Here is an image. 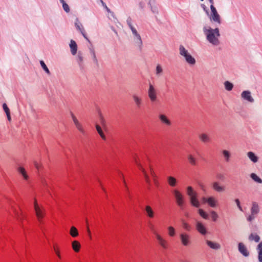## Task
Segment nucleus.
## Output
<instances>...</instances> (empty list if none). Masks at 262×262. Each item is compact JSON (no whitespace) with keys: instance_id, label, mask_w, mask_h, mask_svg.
Instances as JSON below:
<instances>
[{"instance_id":"obj_1","label":"nucleus","mask_w":262,"mask_h":262,"mask_svg":"<svg viewBox=\"0 0 262 262\" xmlns=\"http://www.w3.org/2000/svg\"><path fill=\"white\" fill-rule=\"evenodd\" d=\"M126 24L131 31V37L133 39L135 47L139 51H141L143 48V41L141 36L138 30V26L133 23L130 17L126 19Z\"/></svg>"},{"instance_id":"obj_2","label":"nucleus","mask_w":262,"mask_h":262,"mask_svg":"<svg viewBox=\"0 0 262 262\" xmlns=\"http://www.w3.org/2000/svg\"><path fill=\"white\" fill-rule=\"evenodd\" d=\"M203 31L208 42L214 46L220 45L219 38L221 34L218 28L213 29L209 26H205L203 28Z\"/></svg>"},{"instance_id":"obj_3","label":"nucleus","mask_w":262,"mask_h":262,"mask_svg":"<svg viewBox=\"0 0 262 262\" xmlns=\"http://www.w3.org/2000/svg\"><path fill=\"white\" fill-rule=\"evenodd\" d=\"M179 54L184 58L185 61L190 66H194L196 63L195 58L189 53L188 51L182 45H180Z\"/></svg>"},{"instance_id":"obj_4","label":"nucleus","mask_w":262,"mask_h":262,"mask_svg":"<svg viewBox=\"0 0 262 262\" xmlns=\"http://www.w3.org/2000/svg\"><path fill=\"white\" fill-rule=\"evenodd\" d=\"M187 194L189 197L190 203L191 205L199 208L200 206V203L197 198L198 193L191 186L187 187Z\"/></svg>"},{"instance_id":"obj_5","label":"nucleus","mask_w":262,"mask_h":262,"mask_svg":"<svg viewBox=\"0 0 262 262\" xmlns=\"http://www.w3.org/2000/svg\"><path fill=\"white\" fill-rule=\"evenodd\" d=\"M179 239L181 244L184 247H188L192 243L191 235L186 232L180 233Z\"/></svg>"},{"instance_id":"obj_6","label":"nucleus","mask_w":262,"mask_h":262,"mask_svg":"<svg viewBox=\"0 0 262 262\" xmlns=\"http://www.w3.org/2000/svg\"><path fill=\"white\" fill-rule=\"evenodd\" d=\"M211 12L209 15V19L211 21L219 25L221 24L220 15L217 12L216 8L213 5H210Z\"/></svg>"},{"instance_id":"obj_7","label":"nucleus","mask_w":262,"mask_h":262,"mask_svg":"<svg viewBox=\"0 0 262 262\" xmlns=\"http://www.w3.org/2000/svg\"><path fill=\"white\" fill-rule=\"evenodd\" d=\"M149 227H150L151 230L153 232V233L155 235L156 237L159 245L163 248L166 249L168 247L167 242L156 231L153 225H152L151 224H149Z\"/></svg>"},{"instance_id":"obj_8","label":"nucleus","mask_w":262,"mask_h":262,"mask_svg":"<svg viewBox=\"0 0 262 262\" xmlns=\"http://www.w3.org/2000/svg\"><path fill=\"white\" fill-rule=\"evenodd\" d=\"M148 96L151 102H156L157 100V91L154 86L151 84H149V88L147 91Z\"/></svg>"},{"instance_id":"obj_9","label":"nucleus","mask_w":262,"mask_h":262,"mask_svg":"<svg viewBox=\"0 0 262 262\" xmlns=\"http://www.w3.org/2000/svg\"><path fill=\"white\" fill-rule=\"evenodd\" d=\"M173 192L176 199L177 204L180 207H182L184 202V196L177 190H174Z\"/></svg>"},{"instance_id":"obj_10","label":"nucleus","mask_w":262,"mask_h":262,"mask_svg":"<svg viewBox=\"0 0 262 262\" xmlns=\"http://www.w3.org/2000/svg\"><path fill=\"white\" fill-rule=\"evenodd\" d=\"M241 98L250 103H253L254 102V99L252 97L251 95V92L249 90L244 91L241 93Z\"/></svg>"},{"instance_id":"obj_11","label":"nucleus","mask_w":262,"mask_h":262,"mask_svg":"<svg viewBox=\"0 0 262 262\" xmlns=\"http://www.w3.org/2000/svg\"><path fill=\"white\" fill-rule=\"evenodd\" d=\"M71 117L72 120L74 123V124L76 127V128L83 135H84L85 132L84 129V128L82 125V124L78 120L76 117L74 116V115L71 113Z\"/></svg>"},{"instance_id":"obj_12","label":"nucleus","mask_w":262,"mask_h":262,"mask_svg":"<svg viewBox=\"0 0 262 262\" xmlns=\"http://www.w3.org/2000/svg\"><path fill=\"white\" fill-rule=\"evenodd\" d=\"M205 243L207 246L212 250H219L221 248V244L216 242L206 239Z\"/></svg>"},{"instance_id":"obj_13","label":"nucleus","mask_w":262,"mask_h":262,"mask_svg":"<svg viewBox=\"0 0 262 262\" xmlns=\"http://www.w3.org/2000/svg\"><path fill=\"white\" fill-rule=\"evenodd\" d=\"M34 209L36 212V215L39 222H41V219L43 217L45 210L41 209L38 205L37 202L35 200L34 202Z\"/></svg>"},{"instance_id":"obj_14","label":"nucleus","mask_w":262,"mask_h":262,"mask_svg":"<svg viewBox=\"0 0 262 262\" xmlns=\"http://www.w3.org/2000/svg\"><path fill=\"white\" fill-rule=\"evenodd\" d=\"M74 25L77 30L79 31L85 39H88L84 29L78 18L76 19Z\"/></svg>"},{"instance_id":"obj_15","label":"nucleus","mask_w":262,"mask_h":262,"mask_svg":"<svg viewBox=\"0 0 262 262\" xmlns=\"http://www.w3.org/2000/svg\"><path fill=\"white\" fill-rule=\"evenodd\" d=\"M238 250L244 256L248 257L249 256L250 253L244 243L240 242L238 244Z\"/></svg>"},{"instance_id":"obj_16","label":"nucleus","mask_w":262,"mask_h":262,"mask_svg":"<svg viewBox=\"0 0 262 262\" xmlns=\"http://www.w3.org/2000/svg\"><path fill=\"white\" fill-rule=\"evenodd\" d=\"M196 230L202 235H205L207 233V228L203 224L200 222H197L195 224Z\"/></svg>"},{"instance_id":"obj_17","label":"nucleus","mask_w":262,"mask_h":262,"mask_svg":"<svg viewBox=\"0 0 262 262\" xmlns=\"http://www.w3.org/2000/svg\"><path fill=\"white\" fill-rule=\"evenodd\" d=\"M213 189L217 192H223L226 190L225 186L222 185L219 182H213L212 183Z\"/></svg>"},{"instance_id":"obj_18","label":"nucleus","mask_w":262,"mask_h":262,"mask_svg":"<svg viewBox=\"0 0 262 262\" xmlns=\"http://www.w3.org/2000/svg\"><path fill=\"white\" fill-rule=\"evenodd\" d=\"M148 5L152 13L155 15V17H157V15L158 14L159 11L158 7L155 4V0H148Z\"/></svg>"},{"instance_id":"obj_19","label":"nucleus","mask_w":262,"mask_h":262,"mask_svg":"<svg viewBox=\"0 0 262 262\" xmlns=\"http://www.w3.org/2000/svg\"><path fill=\"white\" fill-rule=\"evenodd\" d=\"M132 98L136 107L140 108L143 104V100L141 97L137 94H133Z\"/></svg>"},{"instance_id":"obj_20","label":"nucleus","mask_w":262,"mask_h":262,"mask_svg":"<svg viewBox=\"0 0 262 262\" xmlns=\"http://www.w3.org/2000/svg\"><path fill=\"white\" fill-rule=\"evenodd\" d=\"M70 51L73 55H75L77 51V45L75 40L71 39L69 44Z\"/></svg>"},{"instance_id":"obj_21","label":"nucleus","mask_w":262,"mask_h":262,"mask_svg":"<svg viewBox=\"0 0 262 262\" xmlns=\"http://www.w3.org/2000/svg\"><path fill=\"white\" fill-rule=\"evenodd\" d=\"M159 118L161 122L167 126H170L171 122L170 120L167 117V116L164 114H160L159 115Z\"/></svg>"},{"instance_id":"obj_22","label":"nucleus","mask_w":262,"mask_h":262,"mask_svg":"<svg viewBox=\"0 0 262 262\" xmlns=\"http://www.w3.org/2000/svg\"><path fill=\"white\" fill-rule=\"evenodd\" d=\"M135 162L136 164L138 166V167L140 168V169L143 173V174H144V176L145 177L146 182L148 184H149L150 183V180H149V177L147 175L145 170L143 168V167L141 166V165L138 162V161L136 159H135Z\"/></svg>"},{"instance_id":"obj_23","label":"nucleus","mask_w":262,"mask_h":262,"mask_svg":"<svg viewBox=\"0 0 262 262\" xmlns=\"http://www.w3.org/2000/svg\"><path fill=\"white\" fill-rule=\"evenodd\" d=\"M218 204L217 200L213 196H209L208 205L212 208H215Z\"/></svg>"},{"instance_id":"obj_24","label":"nucleus","mask_w":262,"mask_h":262,"mask_svg":"<svg viewBox=\"0 0 262 262\" xmlns=\"http://www.w3.org/2000/svg\"><path fill=\"white\" fill-rule=\"evenodd\" d=\"M247 157L249 160L254 163H256L258 161V157L252 151H249L247 154Z\"/></svg>"},{"instance_id":"obj_25","label":"nucleus","mask_w":262,"mask_h":262,"mask_svg":"<svg viewBox=\"0 0 262 262\" xmlns=\"http://www.w3.org/2000/svg\"><path fill=\"white\" fill-rule=\"evenodd\" d=\"M259 212V207L258 204L255 202H253L252 204V207L251 208V213L252 214H257Z\"/></svg>"},{"instance_id":"obj_26","label":"nucleus","mask_w":262,"mask_h":262,"mask_svg":"<svg viewBox=\"0 0 262 262\" xmlns=\"http://www.w3.org/2000/svg\"><path fill=\"white\" fill-rule=\"evenodd\" d=\"M199 139L203 143H207L210 141V138L209 135L206 133H202L199 135Z\"/></svg>"},{"instance_id":"obj_27","label":"nucleus","mask_w":262,"mask_h":262,"mask_svg":"<svg viewBox=\"0 0 262 262\" xmlns=\"http://www.w3.org/2000/svg\"><path fill=\"white\" fill-rule=\"evenodd\" d=\"M145 211L147 216L150 218H152L154 217L155 212L150 206H146L145 207Z\"/></svg>"},{"instance_id":"obj_28","label":"nucleus","mask_w":262,"mask_h":262,"mask_svg":"<svg viewBox=\"0 0 262 262\" xmlns=\"http://www.w3.org/2000/svg\"><path fill=\"white\" fill-rule=\"evenodd\" d=\"M90 53L92 56V58L93 62L97 66H99L98 60L96 57L95 51L93 48L90 49Z\"/></svg>"},{"instance_id":"obj_29","label":"nucleus","mask_w":262,"mask_h":262,"mask_svg":"<svg viewBox=\"0 0 262 262\" xmlns=\"http://www.w3.org/2000/svg\"><path fill=\"white\" fill-rule=\"evenodd\" d=\"M258 259L259 262H262V241L257 245Z\"/></svg>"},{"instance_id":"obj_30","label":"nucleus","mask_w":262,"mask_h":262,"mask_svg":"<svg viewBox=\"0 0 262 262\" xmlns=\"http://www.w3.org/2000/svg\"><path fill=\"white\" fill-rule=\"evenodd\" d=\"M222 152L225 161L227 162H229L231 157L230 152L227 150L224 149L222 150Z\"/></svg>"},{"instance_id":"obj_31","label":"nucleus","mask_w":262,"mask_h":262,"mask_svg":"<svg viewBox=\"0 0 262 262\" xmlns=\"http://www.w3.org/2000/svg\"><path fill=\"white\" fill-rule=\"evenodd\" d=\"M168 234L170 237H174L176 234V229L172 226H168L167 228Z\"/></svg>"},{"instance_id":"obj_32","label":"nucleus","mask_w":262,"mask_h":262,"mask_svg":"<svg viewBox=\"0 0 262 262\" xmlns=\"http://www.w3.org/2000/svg\"><path fill=\"white\" fill-rule=\"evenodd\" d=\"M73 249L76 252H77L79 251L81 245L79 242L77 241H74L72 242V244Z\"/></svg>"},{"instance_id":"obj_33","label":"nucleus","mask_w":262,"mask_h":262,"mask_svg":"<svg viewBox=\"0 0 262 262\" xmlns=\"http://www.w3.org/2000/svg\"><path fill=\"white\" fill-rule=\"evenodd\" d=\"M167 181L169 185L171 187H174L177 184V180L173 177L169 176L167 177Z\"/></svg>"},{"instance_id":"obj_34","label":"nucleus","mask_w":262,"mask_h":262,"mask_svg":"<svg viewBox=\"0 0 262 262\" xmlns=\"http://www.w3.org/2000/svg\"><path fill=\"white\" fill-rule=\"evenodd\" d=\"M60 3L62 4V7L63 10L67 13L70 11V8L69 5L66 3L64 0H59Z\"/></svg>"},{"instance_id":"obj_35","label":"nucleus","mask_w":262,"mask_h":262,"mask_svg":"<svg viewBox=\"0 0 262 262\" xmlns=\"http://www.w3.org/2000/svg\"><path fill=\"white\" fill-rule=\"evenodd\" d=\"M250 178L255 182L259 184L262 183V179L260 178L256 174L252 173L250 174Z\"/></svg>"},{"instance_id":"obj_36","label":"nucleus","mask_w":262,"mask_h":262,"mask_svg":"<svg viewBox=\"0 0 262 262\" xmlns=\"http://www.w3.org/2000/svg\"><path fill=\"white\" fill-rule=\"evenodd\" d=\"M249 239L250 241H254L257 243L260 240V237L256 234L251 233L249 236Z\"/></svg>"},{"instance_id":"obj_37","label":"nucleus","mask_w":262,"mask_h":262,"mask_svg":"<svg viewBox=\"0 0 262 262\" xmlns=\"http://www.w3.org/2000/svg\"><path fill=\"white\" fill-rule=\"evenodd\" d=\"M18 172L22 175L24 179L26 180H27L28 179V176L23 167H20L18 168Z\"/></svg>"},{"instance_id":"obj_38","label":"nucleus","mask_w":262,"mask_h":262,"mask_svg":"<svg viewBox=\"0 0 262 262\" xmlns=\"http://www.w3.org/2000/svg\"><path fill=\"white\" fill-rule=\"evenodd\" d=\"M70 233L71 234V235L73 237H75L76 236H77L78 235V230H77V229L74 227V226H72L71 228V230H70Z\"/></svg>"},{"instance_id":"obj_39","label":"nucleus","mask_w":262,"mask_h":262,"mask_svg":"<svg viewBox=\"0 0 262 262\" xmlns=\"http://www.w3.org/2000/svg\"><path fill=\"white\" fill-rule=\"evenodd\" d=\"M224 86L226 90L230 91L233 88V84L228 81H226L224 82Z\"/></svg>"},{"instance_id":"obj_40","label":"nucleus","mask_w":262,"mask_h":262,"mask_svg":"<svg viewBox=\"0 0 262 262\" xmlns=\"http://www.w3.org/2000/svg\"><path fill=\"white\" fill-rule=\"evenodd\" d=\"M188 159L189 163L192 165H195L196 163V159L191 154L188 156Z\"/></svg>"},{"instance_id":"obj_41","label":"nucleus","mask_w":262,"mask_h":262,"mask_svg":"<svg viewBox=\"0 0 262 262\" xmlns=\"http://www.w3.org/2000/svg\"><path fill=\"white\" fill-rule=\"evenodd\" d=\"M198 212L199 214L204 219L207 220L208 219V214L205 212L202 209H199L198 210Z\"/></svg>"},{"instance_id":"obj_42","label":"nucleus","mask_w":262,"mask_h":262,"mask_svg":"<svg viewBox=\"0 0 262 262\" xmlns=\"http://www.w3.org/2000/svg\"><path fill=\"white\" fill-rule=\"evenodd\" d=\"M40 64L41 68L43 69V70L48 74H49V75L50 74V72L49 69L48 68L47 66H46V64H45V63L44 62V61L43 60L40 61Z\"/></svg>"},{"instance_id":"obj_43","label":"nucleus","mask_w":262,"mask_h":262,"mask_svg":"<svg viewBox=\"0 0 262 262\" xmlns=\"http://www.w3.org/2000/svg\"><path fill=\"white\" fill-rule=\"evenodd\" d=\"M163 73V69L160 64H158L156 67V74L158 76H160Z\"/></svg>"},{"instance_id":"obj_44","label":"nucleus","mask_w":262,"mask_h":262,"mask_svg":"<svg viewBox=\"0 0 262 262\" xmlns=\"http://www.w3.org/2000/svg\"><path fill=\"white\" fill-rule=\"evenodd\" d=\"M76 59H77V62L79 64H80L82 63L83 56H82V54L81 52H79L78 53V54L76 56Z\"/></svg>"},{"instance_id":"obj_45","label":"nucleus","mask_w":262,"mask_h":262,"mask_svg":"<svg viewBox=\"0 0 262 262\" xmlns=\"http://www.w3.org/2000/svg\"><path fill=\"white\" fill-rule=\"evenodd\" d=\"M96 129L98 132V133H99V134L100 135V136H101V137L103 139H105V135H104L102 129H101V127L98 125H96Z\"/></svg>"},{"instance_id":"obj_46","label":"nucleus","mask_w":262,"mask_h":262,"mask_svg":"<svg viewBox=\"0 0 262 262\" xmlns=\"http://www.w3.org/2000/svg\"><path fill=\"white\" fill-rule=\"evenodd\" d=\"M210 214L212 218V220L213 222H215L217 218L219 217V215L214 210H211L210 211Z\"/></svg>"},{"instance_id":"obj_47","label":"nucleus","mask_w":262,"mask_h":262,"mask_svg":"<svg viewBox=\"0 0 262 262\" xmlns=\"http://www.w3.org/2000/svg\"><path fill=\"white\" fill-rule=\"evenodd\" d=\"M182 225H183V227L184 229H185L186 231H190L191 227L189 224H188L186 222L183 221Z\"/></svg>"},{"instance_id":"obj_48","label":"nucleus","mask_w":262,"mask_h":262,"mask_svg":"<svg viewBox=\"0 0 262 262\" xmlns=\"http://www.w3.org/2000/svg\"><path fill=\"white\" fill-rule=\"evenodd\" d=\"M149 169H150V174H151V176L153 177L154 181L155 184L157 185L158 181L156 180V175L155 173L154 172V171H153V169L151 167H150Z\"/></svg>"},{"instance_id":"obj_49","label":"nucleus","mask_w":262,"mask_h":262,"mask_svg":"<svg viewBox=\"0 0 262 262\" xmlns=\"http://www.w3.org/2000/svg\"><path fill=\"white\" fill-rule=\"evenodd\" d=\"M235 203H236V204L237 205V207L238 208V209L240 211H243V209H242V206L241 205L239 200L238 199H236L235 200Z\"/></svg>"},{"instance_id":"obj_50","label":"nucleus","mask_w":262,"mask_h":262,"mask_svg":"<svg viewBox=\"0 0 262 262\" xmlns=\"http://www.w3.org/2000/svg\"><path fill=\"white\" fill-rule=\"evenodd\" d=\"M103 8H104V9H105L106 10V11L107 12H108V13H111V16H112V17H115V14H114V13L113 12H112V11H111L110 9V8H109L107 6H106V5H105L104 6H103Z\"/></svg>"},{"instance_id":"obj_51","label":"nucleus","mask_w":262,"mask_h":262,"mask_svg":"<svg viewBox=\"0 0 262 262\" xmlns=\"http://www.w3.org/2000/svg\"><path fill=\"white\" fill-rule=\"evenodd\" d=\"M3 108L5 111V112L6 113V114H8V113H10L9 108H8V106L7 105V104L6 103H4L3 104Z\"/></svg>"},{"instance_id":"obj_52","label":"nucleus","mask_w":262,"mask_h":262,"mask_svg":"<svg viewBox=\"0 0 262 262\" xmlns=\"http://www.w3.org/2000/svg\"><path fill=\"white\" fill-rule=\"evenodd\" d=\"M255 214H252L251 213V215H250L248 218H247V220L249 221V222H251L252 220H253L255 218L254 217V215Z\"/></svg>"},{"instance_id":"obj_53","label":"nucleus","mask_w":262,"mask_h":262,"mask_svg":"<svg viewBox=\"0 0 262 262\" xmlns=\"http://www.w3.org/2000/svg\"><path fill=\"white\" fill-rule=\"evenodd\" d=\"M34 165L37 169L38 170L39 169L40 166L36 161H34Z\"/></svg>"},{"instance_id":"obj_54","label":"nucleus","mask_w":262,"mask_h":262,"mask_svg":"<svg viewBox=\"0 0 262 262\" xmlns=\"http://www.w3.org/2000/svg\"><path fill=\"white\" fill-rule=\"evenodd\" d=\"M208 200H209V197H208V198L203 197V198H202V201H203L204 203H206L207 204H208Z\"/></svg>"},{"instance_id":"obj_55","label":"nucleus","mask_w":262,"mask_h":262,"mask_svg":"<svg viewBox=\"0 0 262 262\" xmlns=\"http://www.w3.org/2000/svg\"><path fill=\"white\" fill-rule=\"evenodd\" d=\"M6 115H7V117L8 120L9 121H11V116H10V113H8V114H6Z\"/></svg>"},{"instance_id":"obj_56","label":"nucleus","mask_w":262,"mask_h":262,"mask_svg":"<svg viewBox=\"0 0 262 262\" xmlns=\"http://www.w3.org/2000/svg\"><path fill=\"white\" fill-rule=\"evenodd\" d=\"M54 249H55V251L57 255L58 256V257L59 258H60L61 257H60V254H59V251H57L55 248H54Z\"/></svg>"},{"instance_id":"obj_57","label":"nucleus","mask_w":262,"mask_h":262,"mask_svg":"<svg viewBox=\"0 0 262 262\" xmlns=\"http://www.w3.org/2000/svg\"><path fill=\"white\" fill-rule=\"evenodd\" d=\"M87 232L90 237H91V231L88 227H87Z\"/></svg>"},{"instance_id":"obj_58","label":"nucleus","mask_w":262,"mask_h":262,"mask_svg":"<svg viewBox=\"0 0 262 262\" xmlns=\"http://www.w3.org/2000/svg\"><path fill=\"white\" fill-rule=\"evenodd\" d=\"M209 3L211 4V5H213V0H208Z\"/></svg>"},{"instance_id":"obj_59","label":"nucleus","mask_w":262,"mask_h":262,"mask_svg":"<svg viewBox=\"0 0 262 262\" xmlns=\"http://www.w3.org/2000/svg\"><path fill=\"white\" fill-rule=\"evenodd\" d=\"M101 4L103 7L106 5V4L103 1Z\"/></svg>"},{"instance_id":"obj_60","label":"nucleus","mask_w":262,"mask_h":262,"mask_svg":"<svg viewBox=\"0 0 262 262\" xmlns=\"http://www.w3.org/2000/svg\"><path fill=\"white\" fill-rule=\"evenodd\" d=\"M96 1L97 3L100 2V3H101L103 1V0H96Z\"/></svg>"},{"instance_id":"obj_61","label":"nucleus","mask_w":262,"mask_h":262,"mask_svg":"<svg viewBox=\"0 0 262 262\" xmlns=\"http://www.w3.org/2000/svg\"><path fill=\"white\" fill-rule=\"evenodd\" d=\"M218 177H219V178H220V179H222V178H223V176H222V175H221V174H220V175H219V176H218Z\"/></svg>"},{"instance_id":"obj_62","label":"nucleus","mask_w":262,"mask_h":262,"mask_svg":"<svg viewBox=\"0 0 262 262\" xmlns=\"http://www.w3.org/2000/svg\"><path fill=\"white\" fill-rule=\"evenodd\" d=\"M185 215H186L187 217H188V216H189L188 213H186V214H185Z\"/></svg>"},{"instance_id":"obj_63","label":"nucleus","mask_w":262,"mask_h":262,"mask_svg":"<svg viewBox=\"0 0 262 262\" xmlns=\"http://www.w3.org/2000/svg\"><path fill=\"white\" fill-rule=\"evenodd\" d=\"M183 262H190V261H188V260H185V261H183Z\"/></svg>"}]
</instances>
